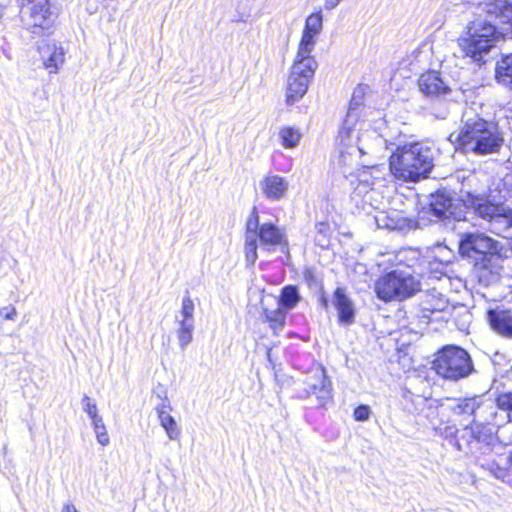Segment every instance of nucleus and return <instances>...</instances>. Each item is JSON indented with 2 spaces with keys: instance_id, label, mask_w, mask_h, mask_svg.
Returning a JSON list of instances; mask_svg holds the SVG:
<instances>
[{
  "instance_id": "9b49d317",
  "label": "nucleus",
  "mask_w": 512,
  "mask_h": 512,
  "mask_svg": "<svg viewBox=\"0 0 512 512\" xmlns=\"http://www.w3.org/2000/svg\"><path fill=\"white\" fill-rule=\"evenodd\" d=\"M485 319L496 334L512 339V310L496 301L488 302L485 307Z\"/></svg>"
},
{
  "instance_id": "e433bc0d",
  "label": "nucleus",
  "mask_w": 512,
  "mask_h": 512,
  "mask_svg": "<svg viewBox=\"0 0 512 512\" xmlns=\"http://www.w3.org/2000/svg\"><path fill=\"white\" fill-rule=\"evenodd\" d=\"M497 405L502 410L512 412V393H504L498 396Z\"/></svg>"
},
{
  "instance_id": "72a5a7b5",
  "label": "nucleus",
  "mask_w": 512,
  "mask_h": 512,
  "mask_svg": "<svg viewBox=\"0 0 512 512\" xmlns=\"http://www.w3.org/2000/svg\"><path fill=\"white\" fill-rule=\"evenodd\" d=\"M306 32L320 35L323 30V14L321 11L310 14L305 21L304 29Z\"/></svg>"
},
{
  "instance_id": "c9c22d12",
  "label": "nucleus",
  "mask_w": 512,
  "mask_h": 512,
  "mask_svg": "<svg viewBox=\"0 0 512 512\" xmlns=\"http://www.w3.org/2000/svg\"><path fill=\"white\" fill-rule=\"evenodd\" d=\"M82 405H83V410L89 415L91 421L95 420L96 418L101 417L98 414V409H97L95 402H93L91 400V398L88 397L87 395H85L83 397Z\"/></svg>"
},
{
  "instance_id": "5701e85b",
  "label": "nucleus",
  "mask_w": 512,
  "mask_h": 512,
  "mask_svg": "<svg viewBox=\"0 0 512 512\" xmlns=\"http://www.w3.org/2000/svg\"><path fill=\"white\" fill-rule=\"evenodd\" d=\"M257 239L264 249L270 250L284 243V236L272 223H263L257 227Z\"/></svg>"
},
{
  "instance_id": "f8f14e48",
  "label": "nucleus",
  "mask_w": 512,
  "mask_h": 512,
  "mask_svg": "<svg viewBox=\"0 0 512 512\" xmlns=\"http://www.w3.org/2000/svg\"><path fill=\"white\" fill-rule=\"evenodd\" d=\"M306 392L315 395L319 405L324 406L332 398L331 381L327 378L325 369L317 364L313 367L311 375L305 380Z\"/></svg>"
},
{
  "instance_id": "0eeeda50",
  "label": "nucleus",
  "mask_w": 512,
  "mask_h": 512,
  "mask_svg": "<svg viewBox=\"0 0 512 512\" xmlns=\"http://www.w3.org/2000/svg\"><path fill=\"white\" fill-rule=\"evenodd\" d=\"M420 290V283L407 271L394 270L380 277L375 292L383 301L402 300Z\"/></svg>"
},
{
  "instance_id": "a211bd4d",
  "label": "nucleus",
  "mask_w": 512,
  "mask_h": 512,
  "mask_svg": "<svg viewBox=\"0 0 512 512\" xmlns=\"http://www.w3.org/2000/svg\"><path fill=\"white\" fill-rule=\"evenodd\" d=\"M418 86L427 97H439L449 91L448 85L437 71L423 73L418 80Z\"/></svg>"
},
{
  "instance_id": "f704fd0d",
  "label": "nucleus",
  "mask_w": 512,
  "mask_h": 512,
  "mask_svg": "<svg viewBox=\"0 0 512 512\" xmlns=\"http://www.w3.org/2000/svg\"><path fill=\"white\" fill-rule=\"evenodd\" d=\"M91 422L98 443L101 444L102 446H107L110 442V439L102 417L96 418Z\"/></svg>"
},
{
  "instance_id": "dca6fc26",
  "label": "nucleus",
  "mask_w": 512,
  "mask_h": 512,
  "mask_svg": "<svg viewBox=\"0 0 512 512\" xmlns=\"http://www.w3.org/2000/svg\"><path fill=\"white\" fill-rule=\"evenodd\" d=\"M481 401L478 397L447 399L440 406V413L451 414L453 417L463 416L469 418L475 416L480 409Z\"/></svg>"
},
{
  "instance_id": "a19ab883",
  "label": "nucleus",
  "mask_w": 512,
  "mask_h": 512,
  "mask_svg": "<svg viewBox=\"0 0 512 512\" xmlns=\"http://www.w3.org/2000/svg\"><path fill=\"white\" fill-rule=\"evenodd\" d=\"M340 2L341 0H325V8L327 10H332L338 6Z\"/></svg>"
},
{
  "instance_id": "4468645a",
  "label": "nucleus",
  "mask_w": 512,
  "mask_h": 512,
  "mask_svg": "<svg viewBox=\"0 0 512 512\" xmlns=\"http://www.w3.org/2000/svg\"><path fill=\"white\" fill-rule=\"evenodd\" d=\"M503 258L499 253L476 257L474 270L480 283L491 285L499 279L502 271Z\"/></svg>"
},
{
  "instance_id": "1a4fd4ad",
  "label": "nucleus",
  "mask_w": 512,
  "mask_h": 512,
  "mask_svg": "<svg viewBox=\"0 0 512 512\" xmlns=\"http://www.w3.org/2000/svg\"><path fill=\"white\" fill-rule=\"evenodd\" d=\"M384 178L378 167L364 168L351 179L353 193L363 199L365 203H371L376 187L383 186Z\"/></svg>"
},
{
  "instance_id": "ddd939ff",
  "label": "nucleus",
  "mask_w": 512,
  "mask_h": 512,
  "mask_svg": "<svg viewBox=\"0 0 512 512\" xmlns=\"http://www.w3.org/2000/svg\"><path fill=\"white\" fill-rule=\"evenodd\" d=\"M492 427L476 421L474 418L469 424H464V429L455 445L458 450L465 451L471 444L489 443L492 439Z\"/></svg>"
},
{
  "instance_id": "2f4dec72",
  "label": "nucleus",
  "mask_w": 512,
  "mask_h": 512,
  "mask_svg": "<svg viewBox=\"0 0 512 512\" xmlns=\"http://www.w3.org/2000/svg\"><path fill=\"white\" fill-rule=\"evenodd\" d=\"M279 137L281 139V144L285 148L291 149L299 144L302 135L299 129L287 126L280 129Z\"/></svg>"
},
{
  "instance_id": "2eb2a0df",
  "label": "nucleus",
  "mask_w": 512,
  "mask_h": 512,
  "mask_svg": "<svg viewBox=\"0 0 512 512\" xmlns=\"http://www.w3.org/2000/svg\"><path fill=\"white\" fill-rule=\"evenodd\" d=\"M259 189L267 200L281 201L288 193L289 182L283 176L267 174L259 181Z\"/></svg>"
},
{
  "instance_id": "393cba45",
  "label": "nucleus",
  "mask_w": 512,
  "mask_h": 512,
  "mask_svg": "<svg viewBox=\"0 0 512 512\" xmlns=\"http://www.w3.org/2000/svg\"><path fill=\"white\" fill-rule=\"evenodd\" d=\"M257 227H258V217L255 216V219H249L247 222V229L245 234V245H244V253L245 259L248 264H254L257 260Z\"/></svg>"
},
{
  "instance_id": "c85d7f7f",
  "label": "nucleus",
  "mask_w": 512,
  "mask_h": 512,
  "mask_svg": "<svg viewBox=\"0 0 512 512\" xmlns=\"http://www.w3.org/2000/svg\"><path fill=\"white\" fill-rule=\"evenodd\" d=\"M495 78L499 84L512 90V54L504 55L497 61Z\"/></svg>"
},
{
  "instance_id": "423d86ee",
  "label": "nucleus",
  "mask_w": 512,
  "mask_h": 512,
  "mask_svg": "<svg viewBox=\"0 0 512 512\" xmlns=\"http://www.w3.org/2000/svg\"><path fill=\"white\" fill-rule=\"evenodd\" d=\"M433 369L444 379L458 381L468 377L474 368L466 350L459 346L447 345L436 353Z\"/></svg>"
},
{
  "instance_id": "79ce46f5",
  "label": "nucleus",
  "mask_w": 512,
  "mask_h": 512,
  "mask_svg": "<svg viewBox=\"0 0 512 512\" xmlns=\"http://www.w3.org/2000/svg\"><path fill=\"white\" fill-rule=\"evenodd\" d=\"M62 512H77V510L73 504L67 503L63 506Z\"/></svg>"
},
{
  "instance_id": "c03bdc74",
  "label": "nucleus",
  "mask_w": 512,
  "mask_h": 512,
  "mask_svg": "<svg viewBox=\"0 0 512 512\" xmlns=\"http://www.w3.org/2000/svg\"><path fill=\"white\" fill-rule=\"evenodd\" d=\"M319 226H320L319 231L322 232L325 225L323 223H320Z\"/></svg>"
},
{
  "instance_id": "b1692460",
  "label": "nucleus",
  "mask_w": 512,
  "mask_h": 512,
  "mask_svg": "<svg viewBox=\"0 0 512 512\" xmlns=\"http://www.w3.org/2000/svg\"><path fill=\"white\" fill-rule=\"evenodd\" d=\"M449 301L442 294L431 291L428 293L424 300L421 302V309L424 313V317L431 318L435 313H443L449 309Z\"/></svg>"
},
{
  "instance_id": "412c9836",
  "label": "nucleus",
  "mask_w": 512,
  "mask_h": 512,
  "mask_svg": "<svg viewBox=\"0 0 512 512\" xmlns=\"http://www.w3.org/2000/svg\"><path fill=\"white\" fill-rule=\"evenodd\" d=\"M39 53L44 66L50 73H56L59 67L64 63V50L58 47L54 42L42 43L39 45Z\"/></svg>"
},
{
  "instance_id": "473e14b6",
  "label": "nucleus",
  "mask_w": 512,
  "mask_h": 512,
  "mask_svg": "<svg viewBox=\"0 0 512 512\" xmlns=\"http://www.w3.org/2000/svg\"><path fill=\"white\" fill-rule=\"evenodd\" d=\"M194 302L189 295L182 299L181 309L175 317V322H195L194 319Z\"/></svg>"
},
{
  "instance_id": "f3484780",
  "label": "nucleus",
  "mask_w": 512,
  "mask_h": 512,
  "mask_svg": "<svg viewBox=\"0 0 512 512\" xmlns=\"http://www.w3.org/2000/svg\"><path fill=\"white\" fill-rule=\"evenodd\" d=\"M261 307L266 322L269 327L273 330L275 335L281 332L286 324L287 311L281 308L279 305H274L268 296H264L261 300Z\"/></svg>"
},
{
  "instance_id": "ea45409f",
  "label": "nucleus",
  "mask_w": 512,
  "mask_h": 512,
  "mask_svg": "<svg viewBox=\"0 0 512 512\" xmlns=\"http://www.w3.org/2000/svg\"><path fill=\"white\" fill-rule=\"evenodd\" d=\"M0 316L5 320H15L17 317V310L14 306H6L0 308Z\"/></svg>"
},
{
  "instance_id": "6ab92c4d",
  "label": "nucleus",
  "mask_w": 512,
  "mask_h": 512,
  "mask_svg": "<svg viewBox=\"0 0 512 512\" xmlns=\"http://www.w3.org/2000/svg\"><path fill=\"white\" fill-rule=\"evenodd\" d=\"M160 426L165 430L170 440H177L181 435V429L174 417L171 415L172 407L170 401L165 397L155 408Z\"/></svg>"
},
{
  "instance_id": "bb28decb",
  "label": "nucleus",
  "mask_w": 512,
  "mask_h": 512,
  "mask_svg": "<svg viewBox=\"0 0 512 512\" xmlns=\"http://www.w3.org/2000/svg\"><path fill=\"white\" fill-rule=\"evenodd\" d=\"M274 305H279L285 311L293 309L301 300V296L296 286L287 285L282 288L279 298L267 295Z\"/></svg>"
},
{
  "instance_id": "6e6552de",
  "label": "nucleus",
  "mask_w": 512,
  "mask_h": 512,
  "mask_svg": "<svg viewBox=\"0 0 512 512\" xmlns=\"http://www.w3.org/2000/svg\"><path fill=\"white\" fill-rule=\"evenodd\" d=\"M308 62L294 61L287 80L286 104L293 105L300 101L307 93L310 81L318 66L317 61Z\"/></svg>"
},
{
  "instance_id": "4be33fe9",
  "label": "nucleus",
  "mask_w": 512,
  "mask_h": 512,
  "mask_svg": "<svg viewBox=\"0 0 512 512\" xmlns=\"http://www.w3.org/2000/svg\"><path fill=\"white\" fill-rule=\"evenodd\" d=\"M333 303L338 312L340 323L344 325L352 324L355 319L354 304L343 288L338 287L335 290Z\"/></svg>"
},
{
  "instance_id": "f257e3e1",
  "label": "nucleus",
  "mask_w": 512,
  "mask_h": 512,
  "mask_svg": "<svg viewBox=\"0 0 512 512\" xmlns=\"http://www.w3.org/2000/svg\"><path fill=\"white\" fill-rule=\"evenodd\" d=\"M474 19L469 21L466 30L458 38V47L463 57L473 62H485V57L502 37L492 19L499 23L512 25V2L508 0H491L473 3Z\"/></svg>"
},
{
  "instance_id": "7c9ffc66",
  "label": "nucleus",
  "mask_w": 512,
  "mask_h": 512,
  "mask_svg": "<svg viewBox=\"0 0 512 512\" xmlns=\"http://www.w3.org/2000/svg\"><path fill=\"white\" fill-rule=\"evenodd\" d=\"M177 328V339L179 346L185 349L193 340V332L195 329V322H176Z\"/></svg>"
},
{
  "instance_id": "cd10ccee",
  "label": "nucleus",
  "mask_w": 512,
  "mask_h": 512,
  "mask_svg": "<svg viewBox=\"0 0 512 512\" xmlns=\"http://www.w3.org/2000/svg\"><path fill=\"white\" fill-rule=\"evenodd\" d=\"M318 37L319 36L316 34L303 30L295 58L296 62L306 63L308 62L307 60L316 61L315 58L311 56V53L315 48Z\"/></svg>"
},
{
  "instance_id": "58836bf2",
  "label": "nucleus",
  "mask_w": 512,
  "mask_h": 512,
  "mask_svg": "<svg viewBox=\"0 0 512 512\" xmlns=\"http://www.w3.org/2000/svg\"><path fill=\"white\" fill-rule=\"evenodd\" d=\"M436 431L445 438H450L456 436L457 428L455 425L445 424L444 426L440 425L436 428Z\"/></svg>"
},
{
  "instance_id": "20e7f679",
  "label": "nucleus",
  "mask_w": 512,
  "mask_h": 512,
  "mask_svg": "<svg viewBox=\"0 0 512 512\" xmlns=\"http://www.w3.org/2000/svg\"><path fill=\"white\" fill-rule=\"evenodd\" d=\"M362 110V97L355 91L338 134L340 144L347 148L346 154L349 155L368 154L374 146L382 144V138L375 130L360 132L364 126V122L361 121ZM341 155L344 157L345 152L342 151Z\"/></svg>"
},
{
  "instance_id": "37998d69",
  "label": "nucleus",
  "mask_w": 512,
  "mask_h": 512,
  "mask_svg": "<svg viewBox=\"0 0 512 512\" xmlns=\"http://www.w3.org/2000/svg\"><path fill=\"white\" fill-rule=\"evenodd\" d=\"M505 183H506V185H507L509 188H511V189H512V174H511V175H509V176H507V178H506V182H505Z\"/></svg>"
},
{
  "instance_id": "c756f323",
  "label": "nucleus",
  "mask_w": 512,
  "mask_h": 512,
  "mask_svg": "<svg viewBox=\"0 0 512 512\" xmlns=\"http://www.w3.org/2000/svg\"><path fill=\"white\" fill-rule=\"evenodd\" d=\"M375 223L378 228L394 230L400 228V219L396 213H387L378 211L374 216Z\"/></svg>"
},
{
  "instance_id": "f03ea898",
  "label": "nucleus",
  "mask_w": 512,
  "mask_h": 512,
  "mask_svg": "<svg viewBox=\"0 0 512 512\" xmlns=\"http://www.w3.org/2000/svg\"><path fill=\"white\" fill-rule=\"evenodd\" d=\"M467 107L462 114V128L458 134H451V142L458 144L465 152L477 155L496 153L503 145V133L498 124L480 117L475 108Z\"/></svg>"
},
{
  "instance_id": "4c0bfd02",
  "label": "nucleus",
  "mask_w": 512,
  "mask_h": 512,
  "mask_svg": "<svg viewBox=\"0 0 512 512\" xmlns=\"http://www.w3.org/2000/svg\"><path fill=\"white\" fill-rule=\"evenodd\" d=\"M370 416V408L367 405H360L354 410V418L357 421H366Z\"/></svg>"
},
{
  "instance_id": "39448f33",
  "label": "nucleus",
  "mask_w": 512,
  "mask_h": 512,
  "mask_svg": "<svg viewBox=\"0 0 512 512\" xmlns=\"http://www.w3.org/2000/svg\"><path fill=\"white\" fill-rule=\"evenodd\" d=\"M461 201L467 208L487 222L489 230L499 236L507 237L512 228V208L504 203H493L480 194L461 191Z\"/></svg>"
},
{
  "instance_id": "aec40b11",
  "label": "nucleus",
  "mask_w": 512,
  "mask_h": 512,
  "mask_svg": "<svg viewBox=\"0 0 512 512\" xmlns=\"http://www.w3.org/2000/svg\"><path fill=\"white\" fill-rule=\"evenodd\" d=\"M480 466L490 472L494 477L507 482L508 477L511 476V453L505 455H491L487 459L479 460Z\"/></svg>"
},
{
  "instance_id": "a878e982",
  "label": "nucleus",
  "mask_w": 512,
  "mask_h": 512,
  "mask_svg": "<svg viewBox=\"0 0 512 512\" xmlns=\"http://www.w3.org/2000/svg\"><path fill=\"white\" fill-rule=\"evenodd\" d=\"M452 208L453 199L447 192L440 191L431 196L430 209L436 217L441 218L454 215Z\"/></svg>"
},
{
  "instance_id": "7ed1b4c3",
  "label": "nucleus",
  "mask_w": 512,
  "mask_h": 512,
  "mask_svg": "<svg viewBox=\"0 0 512 512\" xmlns=\"http://www.w3.org/2000/svg\"><path fill=\"white\" fill-rule=\"evenodd\" d=\"M439 150L428 142H415L398 147L390 156V171L395 178L416 182L428 177Z\"/></svg>"
},
{
  "instance_id": "9d476101",
  "label": "nucleus",
  "mask_w": 512,
  "mask_h": 512,
  "mask_svg": "<svg viewBox=\"0 0 512 512\" xmlns=\"http://www.w3.org/2000/svg\"><path fill=\"white\" fill-rule=\"evenodd\" d=\"M460 252L475 260L476 257L499 253V242L485 234H465L460 241Z\"/></svg>"
}]
</instances>
